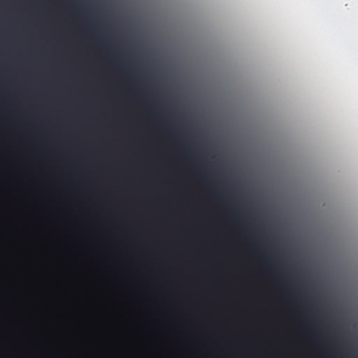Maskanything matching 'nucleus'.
<instances>
[{
    "mask_svg": "<svg viewBox=\"0 0 358 358\" xmlns=\"http://www.w3.org/2000/svg\"><path fill=\"white\" fill-rule=\"evenodd\" d=\"M17 358H22V220H17Z\"/></svg>",
    "mask_w": 358,
    "mask_h": 358,
    "instance_id": "obj_1",
    "label": "nucleus"
}]
</instances>
